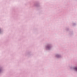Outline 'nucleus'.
Listing matches in <instances>:
<instances>
[{
	"instance_id": "1",
	"label": "nucleus",
	"mask_w": 77,
	"mask_h": 77,
	"mask_svg": "<svg viewBox=\"0 0 77 77\" xmlns=\"http://www.w3.org/2000/svg\"><path fill=\"white\" fill-rule=\"evenodd\" d=\"M74 69L76 71H77V67H75L74 68Z\"/></svg>"
}]
</instances>
